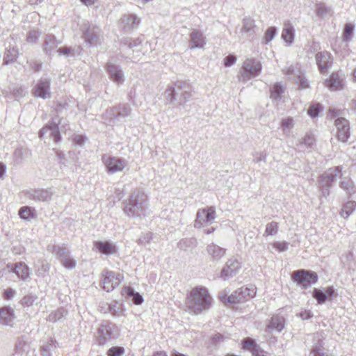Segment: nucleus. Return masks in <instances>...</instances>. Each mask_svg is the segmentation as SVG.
Instances as JSON below:
<instances>
[{"instance_id": "f257e3e1", "label": "nucleus", "mask_w": 356, "mask_h": 356, "mask_svg": "<svg viewBox=\"0 0 356 356\" xmlns=\"http://www.w3.org/2000/svg\"><path fill=\"white\" fill-rule=\"evenodd\" d=\"M211 305V297L204 287H194L187 296L186 305L188 310L195 314L207 309Z\"/></svg>"}, {"instance_id": "f03ea898", "label": "nucleus", "mask_w": 356, "mask_h": 356, "mask_svg": "<svg viewBox=\"0 0 356 356\" xmlns=\"http://www.w3.org/2000/svg\"><path fill=\"white\" fill-rule=\"evenodd\" d=\"M255 294L256 288L254 286H251L250 288L245 287L241 288L240 291H235L229 296L221 294L220 299L225 305H232L253 298Z\"/></svg>"}, {"instance_id": "7ed1b4c3", "label": "nucleus", "mask_w": 356, "mask_h": 356, "mask_svg": "<svg viewBox=\"0 0 356 356\" xmlns=\"http://www.w3.org/2000/svg\"><path fill=\"white\" fill-rule=\"evenodd\" d=\"M291 277L294 282L305 289L315 284L318 280L316 273L303 269L294 271Z\"/></svg>"}, {"instance_id": "20e7f679", "label": "nucleus", "mask_w": 356, "mask_h": 356, "mask_svg": "<svg viewBox=\"0 0 356 356\" xmlns=\"http://www.w3.org/2000/svg\"><path fill=\"white\" fill-rule=\"evenodd\" d=\"M122 280L121 274H115L112 272H106L104 274L102 287L106 291H111L119 286Z\"/></svg>"}, {"instance_id": "39448f33", "label": "nucleus", "mask_w": 356, "mask_h": 356, "mask_svg": "<svg viewBox=\"0 0 356 356\" xmlns=\"http://www.w3.org/2000/svg\"><path fill=\"white\" fill-rule=\"evenodd\" d=\"M335 125L337 128V137L341 142H346L350 136L349 123L345 118H340L336 120Z\"/></svg>"}, {"instance_id": "423d86ee", "label": "nucleus", "mask_w": 356, "mask_h": 356, "mask_svg": "<svg viewBox=\"0 0 356 356\" xmlns=\"http://www.w3.org/2000/svg\"><path fill=\"white\" fill-rule=\"evenodd\" d=\"M316 59L318 70L321 73L327 72L328 68L332 65V57L329 52H320L316 55Z\"/></svg>"}, {"instance_id": "0eeeda50", "label": "nucleus", "mask_w": 356, "mask_h": 356, "mask_svg": "<svg viewBox=\"0 0 356 356\" xmlns=\"http://www.w3.org/2000/svg\"><path fill=\"white\" fill-rule=\"evenodd\" d=\"M103 161L109 172L122 171L125 166L124 161L115 157H103Z\"/></svg>"}, {"instance_id": "6e6552de", "label": "nucleus", "mask_w": 356, "mask_h": 356, "mask_svg": "<svg viewBox=\"0 0 356 356\" xmlns=\"http://www.w3.org/2000/svg\"><path fill=\"white\" fill-rule=\"evenodd\" d=\"M243 70L252 76H257L261 70L260 63L254 59H247L243 64Z\"/></svg>"}, {"instance_id": "1a4fd4ad", "label": "nucleus", "mask_w": 356, "mask_h": 356, "mask_svg": "<svg viewBox=\"0 0 356 356\" xmlns=\"http://www.w3.org/2000/svg\"><path fill=\"white\" fill-rule=\"evenodd\" d=\"M49 81L44 80L40 81L35 87L33 94L35 97L46 98L49 97Z\"/></svg>"}, {"instance_id": "9d476101", "label": "nucleus", "mask_w": 356, "mask_h": 356, "mask_svg": "<svg viewBox=\"0 0 356 356\" xmlns=\"http://www.w3.org/2000/svg\"><path fill=\"white\" fill-rule=\"evenodd\" d=\"M197 221L210 222L215 218V210L213 207L201 209L197 212Z\"/></svg>"}, {"instance_id": "9b49d317", "label": "nucleus", "mask_w": 356, "mask_h": 356, "mask_svg": "<svg viewBox=\"0 0 356 356\" xmlns=\"http://www.w3.org/2000/svg\"><path fill=\"white\" fill-rule=\"evenodd\" d=\"M334 291L332 287H328L323 292L320 289H314L313 291V297L316 299L319 304H322L325 302L327 298L331 297L334 295Z\"/></svg>"}, {"instance_id": "f8f14e48", "label": "nucleus", "mask_w": 356, "mask_h": 356, "mask_svg": "<svg viewBox=\"0 0 356 356\" xmlns=\"http://www.w3.org/2000/svg\"><path fill=\"white\" fill-rule=\"evenodd\" d=\"M325 85L331 90H338L342 88V80L337 74H332L325 80Z\"/></svg>"}, {"instance_id": "ddd939ff", "label": "nucleus", "mask_w": 356, "mask_h": 356, "mask_svg": "<svg viewBox=\"0 0 356 356\" xmlns=\"http://www.w3.org/2000/svg\"><path fill=\"white\" fill-rule=\"evenodd\" d=\"M95 246L102 254H109L116 252L115 246L109 242L98 241L95 243Z\"/></svg>"}, {"instance_id": "4468645a", "label": "nucleus", "mask_w": 356, "mask_h": 356, "mask_svg": "<svg viewBox=\"0 0 356 356\" xmlns=\"http://www.w3.org/2000/svg\"><path fill=\"white\" fill-rule=\"evenodd\" d=\"M13 318V312L11 309L3 307L0 309V323L8 324Z\"/></svg>"}, {"instance_id": "2eb2a0df", "label": "nucleus", "mask_w": 356, "mask_h": 356, "mask_svg": "<svg viewBox=\"0 0 356 356\" xmlns=\"http://www.w3.org/2000/svg\"><path fill=\"white\" fill-rule=\"evenodd\" d=\"M191 42L193 47H202L204 44L202 34L197 31H194L191 33Z\"/></svg>"}, {"instance_id": "dca6fc26", "label": "nucleus", "mask_w": 356, "mask_h": 356, "mask_svg": "<svg viewBox=\"0 0 356 356\" xmlns=\"http://www.w3.org/2000/svg\"><path fill=\"white\" fill-rule=\"evenodd\" d=\"M15 271L22 279H26L29 276V269L26 265L22 264L16 265Z\"/></svg>"}, {"instance_id": "f3484780", "label": "nucleus", "mask_w": 356, "mask_h": 356, "mask_svg": "<svg viewBox=\"0 0 356 356\" xmlns=\"http://www.w3.org/2000/svg\"><path fill=\"white\" fill-rule=\"evenodd\" d=\"M293 29L287 26L283 29L282 37L288 43H291L293 40Z\"/></svg>"}, {"instance_id": "a211bd4d", "label": "nucleus", "mask_w": 356, "mask_h": 356, "mask_svg": "<svg viewBox=\"0 0 356 356\" xmlns=\"http://www.w3.org/2000/svg\"><path fill=\"white\" fill-rule=\"evenodd\" d=\"M242 348L245 350L251 351L252 353L258 346L256 345L254 340L247 338L243 341Z\"/></svg>"}, {"instance_id": "6ab92c4d", "label": "nucleus", "mask_w": 356, "mask_h": 356, "mask_svg": "<svg viewBox=\"0 0 356 356\" xmlns=\"http://www.w3.org/2000/svg\"><path fill=\"white\" fill-rule=\"evenodd\" d=\"M19 215L24 219H30L33 217L32 209L28 207H22L19 211Z\"/></svg>"}, {"instance_id": "aec40b11", "label": "nucleus", "mask_w": 356, "mask_h": 356, "mask_svg": "<svg viewBox=\"0 0 356 356\" xmlns=\"http://www.w3.org/2000/svg\"><path fill=\"white\" fill-rule=\"evenodd\" d=\"M278 229V225L275 222H271L267 224L265 234L266 236L274 235L277 233Z\"/></svg>"}, {"instance_id": "412c9836", "label": "nucleus", "mask_w": 356, "mask_h": 356, "mask_svg": "<svg viewBox=\"0 0 356 356\" xmlns=\"http://www.w3.org/2000/svg\"><path fill=\"white\" fill-rule=\"evenodd\" d=\"M124 353L122 347L114 346L109 348L107 351L108 356H122Z\"/></svg>"}, {"instance_id": "4be33fe9", "label": "nucleus", "mask_w": 356, "mask_h": 356, "mask_svg": "<svg viewBox=\"0 0 356 356\" xmlns=\"http://www.w3.org/2000/svg\"><path fill=\"white\" fill-rule=\"evenodd\" d=\"M353 33V26L350 24H348L345 26L343 31V40L348 41Z\"/></svg>"}, {"instance_id": "5701e85b", "label": "nucleus", "mask_w": 356, "mask_h": 356, "mask_svg": "<svg viewBox=\"0 0 356 356\" xmlns=\"http://www.w3.org/2000/svg\"><path fill=\"white\" fill-rule=\"evenodd\" d=\"M275 29L274 27H269L265 33V35H264L265 42L268 43L270 41H271L275 35Z\"/></svg>"}, {"instance_id": "b1692460", "label": "nucleus", "mask_w": 356, "mask_h": 356, "mask_svg": "<svg viewBox=\"0 0 356 356\" xmlns=\"http://www.w3.org/2000/svg\"><path fill=\"white\" fill-rule=\"evenodd\" d=\"M320 109H321V106L318 104H313L309 107V108L308 110V114L311 117L315 118L318 115V114L320 111Z\"/></svg>"}, {"instance_id": "393cba45", "label": "nucleus", "mask_w": 356, "mask_h": 356, "mask_svg": "<svg viewBox=\"0 0 356 356\" xmlns=\"http://www.w3.org/2000/svg\"><path fill=\"white\" fill-rule=\"evenodd\" d=\"M283 92L282 87L278 84H275L271 89V96L274 97H278Z\"/></svg>"}, {"instance_id": "a878e982", "label": "nucleus", "mask_w": 356, "mask_h": 356, "mask_svg": "<svg viewBox=\"0 0 356 356\" xmlns=\"http://www.w3.org/2000/svg\"><path fill=\"white\" fill-rule=\"evenodd\" d=\"M61 262L63 265L67 268H72L75 266V262L70 257H64L62 259Z\"/></svg>"}, {"instance_id": "bb28decb", "label": "nucleus", "mask_w": 356, "mask_h": 356, "mask_svg": "<svg viewBox=\"0 0 356 356\" xmlns=\"http://www.w3.org/2000/svg\"><path fill=\"white\" fill-rule=\"evenodd\" d=\"M273 247L280 252L284 251L288 248V244L286 242H276L273 243Z\"/></svg>"}, {"instance_id": "cd10ccee", "label": "nucleus", "mask_w": 356, "mask_h": 356, "mask_svg": "<svg viewBox=\"0 0 356 356\" xmlns=\"http://www.w3.org/2000/svg\"><path fill=\"white\" fill-rule=\"evenodd\" d=\"M15 291L11 288H7L3 291V298L6 300H10L14 297Z\"/></svg>"}, {"instance_id": "c85d7f7f", "label": "nucleus", "mask_w": 356, "mask_h": 356, "mask_svg": "<svg viewBox=\"0 0 356 356\" xmlns=\"http://www.w3.org/2000/svg\"><path fill=\"white\" fill-rule=\"evenodd\" d=\"M236 61V57L233 55H229L224 59V64L226 67L232 65Z\"/></svg>"}, {"instance_id": "c756f323", "label": "nucleus", "mask_w": 356, "mask_h": 356, "mask_svg": "<svg viewBox=\"0 0 356 356\" xmlns=\"http://www.w3.org/2000/svg\"><path fill=\"white\" fill-rule=\"evenodd\" d=\"M106 69L111 76L120 71L118 68L113 64H108Z\"/></svg>"}, {"instance_id": "7c9ffc66", "label": "nucleus", "mask_w": 356, "mask_h": 356, "mask_svg": "<svg viewBox=\"0 0 356 356\" xmlns=\"http://www.w3.org/2000/svg\"><path fill=\"white\" fill-rule=\"evenodd\" d=\"M134 292L130 286H124L122 289V295L126 297H131Z\"/></svg>"}, {"instance_id": "2f4dec72", "label": "nucleus", "mask_w": 356, "mask_h": 356, "mask_svg": "<svg viewBox=\"0 0 356 356\" xmlns=\"http://www.w3.org/2000/svg\"><path fill=\"white\" fill-rule=\"evenodd\" d=\"M131 297L135 305H140L143 301V297L138 293H134Z\"/></svg>"}, {"instance_id": "473e14b6", "label": "nucleus", "mask_w": 356, "mask_h": 356, "mask_svg": "<svg viewBox=\"0 0 356 356\" xmlns=\"http://www.w3.org/2000/svg\"><path fill=\"white\" fill-rule=\"evenodd\" d=\"M293 124V120L290 118H285L282 122V126L283 127L289 128Z\"/></svg>"}, {"instance_id": "72a5a7b5", "label": "nucleus", "mask_w": 356, "mask_h": 356, "mask_svg": "<svg viewBox=\"0 0 356 356\" xmlns=\"http://www.w3.org/2000/svg\"><path fill=\"white\" fill-rule=\"evenodd\" d=\"M111 77L114 81H116L118 83H120L122 81V74L120 71H119Z\"/></svg>"}, {"instance_id": "f704fd0d", "label": "nucleus", "mask_w": 356, "mask_h": 356, "mask_svg": "<svg viewBox=\"0 0 356 356\" xmlns=\"http://www.w3.org/2000/svg\"><path fill=\"white\" fill-rule=\"evenodd\" d=\"M300 316L302 319H308L312 316L310 311L305 310L300 314Z\"/></svg>"}, {"instance_id": "c9c22d12", "label": "nucleus", "mask_w": 356, "mask_h": 356, "mask_svg": "<svg viewBox=\"0 0 356 356\" xmlns=\"http://www.w3.org/2000/svg\"><path fill=\"white\" fill-rule=\"evenodd\" d=\"M253 356H268L265 354L264 351L257 348L252 353Z\"/></svg>"}, {"instance_id": "e433bc0d", "label": "nucleus", "mask_w": 356, "mask_h": 356, "mask_svg": "<svg viewBox=\"0 0 356 356\" xmlns=\"http://www.w3.org/2000/svg\"><path fill=\"white\" fill-rule=\"evenodd\" d=\"M152 356H168L167 353L165 351H157L155 352Z\"/></svg>"}, {"instance_id": "4c0bfd02", "label": "nucleus", "mask_w": 356, "mask_h": 356, "mask_svg": "<svg viewBox=\"0 0 356 356\" xmlns=\"http://www.w3.org/2000/svg\"><path fill=\"white\" fill-rule=\"evenodd\" d=\"M81 1L86 6H91L94 4L95 0H81Z\"/></svg>"}, {"instance_id": "58836bf2", "label": "nucleus", "mask_w": 356, "mask_h": 356, "mask_svg": "<svg viewBox=\"0 0 356 356\" xmlns=\"http://www.w3.org/2000/svg\"><path fill=\"white\" fill-rule=\"evenodd\" d=\"M5 170V166L0 163V177L3 175Z\"/></svg>"}, {"instance_id": "ea45409f", "label": "nucleus", "mask_w": 356, "mask_h": 356, "mask_svg": "<svg viewBox=\"0 0 356 356\" xmlns=\"http://www.w3.org/2000/svg\"><path fill=\"white\" fill-rule=\"evenodd\" d=\"M60 139V134H59L58 131H56V132L55 134V140L59 141Z\"/></svg>"}, {"instance_id": "a19ab883", "label": "nucleus", "mask_w": 356, "mask_h": 356, "mask_svg": "<svg viewBox=\"0 0 356 356\" xmlns=\"http://www.w3.org/2000/svg\"><path fill=\"white\" fill-rule=\"evenodd\" d=\"M172 356H186V355L184 354L173 351V352H172Z\"/></svg>"}, {"instance_id": "79ce46f5", "label": "nucleus", "mask_w": 356, "mask_h": 356, "mask_svg": "<svg viewBox=\"0 0 356 356\" xmlns=\"http://www.w3.org/2000/svg\"><path fill=\"white\" fill-rule=\"evenodd\" d=\"M59 51H60V53L67 54V53H69L70 51L69 49L67 50V49H59Z\"/></svg>"}, {"instance_id": "37998d69", "label": "nucleus", "mask_w": 356, "mask_h": 356, "mask_svg": "<svg viewBox=\"0 0 356 356\" xmlns=\"http://www.w3.org/2000/svg\"><path fill=\"white\" fill-rule=\"evenodd\" d=\"M317 14L319 15V16H321L323 15V10H322V8L320 7L318 10H317Z\"/></svg>"}, {"instance_id": "c03bdc74", "label": "nucleus", "mask_w": 356, "mask_h": 356, "mask_svg": "<svg viewBox=\"0 0 356 356\" xmlns=\"http://www.w3.org/2000/svg\"><path fill=\"white\" fill-rule=\"evenodd\" d=\"M353 81H356V68L353 70Z\"/></svg>"}, {"instance_id": "a18cd8bd", "label": "nucleus", "mask_w": 356, "mask_h": 356, "mask_svg": "<svg viewBox=\"0 0 356 356\" xmlns=\"http://www.w3.org/2000/svg\"><path fill=\"white\" fill-rule=\"evenodd\" d=\"M78 138V143L81 144L83 141V140L81 136H79Z\"/></svg>"}, {"instance_id": "49530a36", "label": "nucleus", "mask_w": 356, "mask_h": 356, "mask_svg": "<svg viewBox=\"0 0 356 356\" xmlns=\"http://www.w3.org/2000/svg\"><path fill=\"white\" fill-rule=\"evenodd\" d=\"M282 327H283V325L282 323H280V325H277L276 326V328L278 329L279 330H280Z\"/></svg>"}, {"instance_id": "de8ad7c7", "label": "nucleus", "mask_w": 356, "mask_h": 356, "mask_svg": "<svg viewBox=\"0 0 356 356\" xmlns=\"http://www.w3.org/2000/svg\"><path fill=\"white\" fill-rule=\"evenodd\" d=\"M291 72H292V70H289L287 72H285V71H284V74H291Z\"/></svg>"}, {"instance_id": "09e8293b", "label": "nucleus", "mask_w": 356, "mask_h": 356, "mask_svg": "<svg viewBox=\"0 0 356 356\" xmlns=\"http://www.w3.org/2000/svg\"><path fill=\"white\" fill-rule=\"evenodd\" d=\"M302 85H303V86H302L303 88H307V87H308V84H307V83H305V82H303V83H302Z\"/></svg>"}]
</instances>
